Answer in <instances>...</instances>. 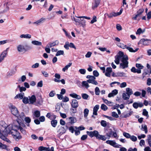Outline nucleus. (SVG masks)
<instances>
[{
    "instance_id": "1a4fd4ad",
    "label": "nucleus",
    "mask_w": 151,
    "mask_h": 151,
    "mask_svg": "<svg viewBox=\"0 0 151 151\" xmlns=\"http://www.w3.org/2000/svg\"><path fill=\"white\" fill-rule=\"evenodd\" d=\"M17 49L18 51L19 52H22L23 51L26 52L27 50L25 46L19 44L17 46Z\"/></svg>"
},
{
    "instance_id": "603ef678",
    "label": "nucleus",
    "mask_w": 151,
    "mask_h": 151,
    "mask_svg": "<svg viewBox=\"0 0 151 151\" xmlns=\"http://www.w3.org/2000/svg\"><path fill=\"white\" fill-rule=\"evenodd\" d=\"M125 74L123 72H119L117 73V76H125Z\"/></svg>"
},
{
    "instance_id": "412c9836",
    "label": "nucleus",
    "mask_w": 151,
    "mask_h": 151,
    "mask_svg": "<svg viewBox=\"0 0 151 151\" xmlns=\"http://www.w3.org/2000/svg\"><path fill=\"white\" fill-rule=\"evenodd\" d=\"M99 107V105H96L93 108V115H97V111Z\"/></svg>"
},
{
    "instance_id": "a19ab883",
    "label": "nucleus",
    "mask_w": 151,
    "mask_h": 151,
    "mask_svg": "<svg viewBox=\"0 0 151 151\" xmlns=\"http://www.w3.org/2000/svg\"><path fill=\"white\" fill-rule=\"evenodd\" d=\"M107 123L106 121L104 120H101V125L104 127H105L107 125Z\"/></svg>"
},
{
    "instance_id": "f03ea898",
    "label": "nucleus",
    "mask_w": 151,
    "mask_h": 151,
    "mask_svg": "<svg viewBox=\"0 0 151 151\" xmlns=\"http://www.w3.org/2000/svg\"><path fill=\"white\" fill-rule=\"evenodd\" d=\"M128 57L127 55H123L121 60V63L120 64L119 68L122 69H124L128 67L129 62Z\"/></svg>"
},
{
    "instance_id": "09e8293b",
    "label": "nucleus",
    "mask_w": 151,
    "mask_h": 151,
    "mask_svg": "<svg viewBox=\"0 0 151 151\" xmlns=\"http://www.w3.org/2000/svg\"><path fill=\"white\" fill-rule=\"evenodd\" d=\"M142 114L146 116L147 118L149 117V115L148 114V112L147 111L146 109H144L143 111Z\"/></svg>"
},
{
    "instance_id": "9b49d317",
    "label": "nucleus",
    "mask_w": 151,
    "mask_h": 151,
    "mask_svg": "<svg viewBox=\"0 0 151 151\" xmlns=\"http://www.w3.org/2000/svg\"><path fill=\"white\" fill-rule=\"evenodd\" d=\"M71 106L72 108L74 109H77L78 106V102L75 99H73L71 103Z\"/></svg>"
},
{
    "instance_id": "5fc2aeb1",
    "label": "nucleus",
    "mask_w": 151,
    "mask_h": 151,
    "mask_svg": "<svg viewBox=\"0 0 151 151\" xmlns=\"http://www.w3.org/2000/svg\"><path fill=\"white\" fill-rule=\"evenodd\" d=\"M26 79V76H25L24 75V76H22L21 77V79H19L18 80V81L19 82H20L21 81H22V82H23L25 81Z\"/></svg>"
},
{
    "instance_id": "0e129e2a",
    "label": "nucleus",
    "mask_w": 151,
    "mask_h": 151,
    "mask_svg": "<svg viewBox=\"0 0 151 151\" xmlns=\"http://www.w3.org/2000/svg\"><path fill=\"white\" fill-rule=\"evenodd\" d=\"M45 151H54V147H51L50 149L49 147H45Z\"/></svg>"
},
{
    "instance_id": "ea45409f",
    "label": "nucleus",
    "mask_w": 151,
    "mask_h": 151,
    "mask_svg": "<svg viewBox=\"0 0 151 151\" xmlns=\"http://www.w3.org/2000/svg\"><path fill=\"white\" fill-rule=\"evenodd\" d=\"M131 112H130L129 113H127L126 114H122V115L121 116V117L122 118H126L127 117H129V116L131 115Z\"/></svg>"
},
{
    "instance_id": "052dcab7",
    "label": "nucleus",
    "mask_w": 151,
    "mask_h": 151,
    "mask_svg": "<svg viewBox=\"0 0 151 151\" xmlns=\"http://www.w3.org/2000/svg\"><path fill=\"white\" fill-rule=\"evenodd\" d=\"M136 66L138 68L141 69L143 68V66L141 65L139 63H137L136 64Z\"/></svg>"
},
{
    "instance_id": "2eb2a0df",
    "label": "nucleus",
    "mask_w": 151,
    "mask_h": 151,
    "mask_svg": "<svg viewBox=\"0 0 151 151\" xmlns=\"http://www.w3.org/2000/svg\"><path fill=\"white\" fill-rule=\"evenodd\" d=\"M29 104H33L36 101V98L34 95H32L31 97H29Z\"/></svg>"
},
{
    "instance_id": "338daca9",
    "label": "nucleus",
    "mask_w": 151,
    "mask_h": 151,
    "mask_svg": "<svg viewBox=\"0 0 151 151\" xmlns=\"http://www.w3.org/2000/svg\"><path fill=\"white\" fill-rule=\"evenodd\" d=\"M43 86V82L42 81H41L39 82L37 84V86L41 87Z\"/></svg>"
},
{
    "instance_id": "423d86ee",
    "label": "nucleus",
    "mask_w": 151,
    "mask_h": 151,
    "mask_svg": "<svg viewBox=\"0 0 151 151\" xmlns=\"http://www.w3.org/2000/svg\"><path fill=\"white\" fill-rule=\"evenodd\" d=\"M122 12V10L121 9L119 12H112L109 14H105L107 16L110 18H112L113 17H115L118 16L120 15Z\"/></svg>"
},
{
    "instance_id": "c03bdc74",
    "label": "nucleus",
    "mask_w": 151,
    "mask_h": 151,
    "mask_svg": "<svg viewBox=\"0 0 151 151\" xmlns=\"http://www.w3.org/2000/svg\"><path fill=\"white\" fill-rule=\"evenodd\" d=\"M113 133V131L111 130L109 132L106 133V136L107 137L108 139H110L111 135Z\"/></svg>"
},
{
    "instance_id": "0eeeda50",
    "label": "nucleus",
    "mask_w": 151,
    "mask_h": 151,
    "mask_svg": "<svg viewBox=\"0 0 151 151\" xmlns=\"http://www.w3.org/2000/svg\"><path fill=\"white\" fill-rule=\"evenodd\" d=\"M86 133L91 137L95 136L96 138V137L97 136L99 132L97 131L94 130L93 131H87Z\"/></svg>"
},
{
    "instance_id": "4c0bfd02",
    "label": "nucleus",
    "mask_w": 151,
    "mask_h": 151,
    "mask_svg": "<svg viewBox=\"0 0 151 151\" xmlns=\"http://www.w3.org/2000/svg\"><path fill=\"white\" fill-rule=\"evenodd\" d=\"M89 111V110L88 109L86 108L83 111L84 116L86 118L87 117Z\"/></svg>"
},
{
    "instance_id": "680f3d73",
    "label": "nucleus",
    "mask_w": 151,
    "mask_h": 151,
    "mask_svg": "<svg viewBox=\"0 0 151 151\" xmlns=\"http://www.w3.org/2000/svg\"><path fill=\"white\" fill-rule=\"evenodd\" d=\"M144 10V9H139L137 12V14L139 16L143 12Z\"/></svg>"
},
{
    "instance_id": "39448f33",
    "label": "nucleus",
    "mask_w": 151,
    "mask_h": 151,
    "mask_svg": "<svg viewBox=\"0 0 151 151\" xmlns=\"http://www.w3.org/2000/svg\"><path fill=\"white\" fill-rule=\"evenodd\" d=\"M124 55L123 52L121 51H119L118 55H116L115 57V60H114L115 63L117 64H119V61L121 60L122 59Z\"/></svg>"
},
{
    "instance_id": "4d7b16f0",
    "label": "nucleus",
    "mask_w": 151,
    "mask_h": 151,
    "mask_svg": "<svg viewBox=\"0 0 151 151\" xmlns=\"http://www.w3.org/2000/svg\"><path fill=\"white\" fill-rule=\"evenodd\" d=\"M7 147L6 145L0 142V148L2 149H6Z\"/></svg>"
},
{
    "instance_id": "6ab92c4d",
    "label": "nucleus",
    "mask_w": 151,
    "mask_h": 151,
    "mask_svg": "<svg viewBox=\"0 0 151 151\" xmlns=\"http://www.w3.org/2000/svg\"><path fill=\"white\" fill-rule=\"evenodd\" d=\"M24 93H21L17 94L14 97L15 99H23V96H24Z\"/></svg>"
},
{
    "instance_id": "864d4df0",
    "label": "nucleus",
    "mask_w": 151,
    "mask_h": 151,
    "mask_svg": "<svg viewBox=\"0 0 151 151\" xmlns=\"http://www.w3.org/2000/svg\"><path fill=\"white\" fill-rule=\"evenodd\" d=\"M81 96L82 98L84 99H87L88 97V95L86 93H82Z\"/></svg>"
},
{
    "instance_id": "a878e982",
    "label": "nucleus",
    "mask_w": 151,
    "mask_h": 151,
    "mask_svg": "<svg viewBox=\"0 0 151 151\" xmlns=\"http://www.w3.org/2000/svg\"><path fill=\"white\" fill-rule=\"evenodd\" d=\"M15 73V71L14 70H11L10 71H9L7 73V76L8 78L14 75Z\"/></svg>"
},
{
    "instance_id": "8fccbe9b",
    "label": "nucleus",
    "mask_w": 151,
    "mask_h": 151,
    "mask_svg": "<svg viewBox=\"0 0 151 151\" xmlns=\"http://www.w3.org/2000/svg\"><path fill=\"white\" fill-rule=\"evenodd\" d=\"M79 72L82 74H85L86 72V70L84 69H81L79 70Z\"/></svg>"
},
{
    "instance_id": "ddd939ff",
    "label": "nucleus",
    "mask_w": 151,
    "mask_h": 151,
    "mask_svg": "<svg viewBox=\"0 0 151 151\" xmlns=\"http://www.w3.org/2000/svg\"><path fill=\"white\" fill-rule=\"evenodd\" d=\"M66 132V130L63 127H61L58 130V132L59 133V134L57 135L58 137H60L61 135L65 133Z\"/></svg>"
},
{
    "instance_id": "6e6d98bb",
    "label": "nucleus",
    "mask_w": 151,
    "mask_h": 151,
    "mask_svg": "<svg viewBox=\"0 0 151 151\" xmlns=\"http://www.w3.org/2000/svg\"><path fill=\"white\" fill-rule=\"evenodd\" d=\"M130 138L132 141L133 142L136 141L137 139V137L134 135L131 136Z\"/></svg>"
},
{
    "instance_id": "e433bc0d",
    "label": "nucleus",
    "mask_w": 151,
    "mask_h": 151,
    "mask_svg": "<svg viewBox=\"0 0 151 151\" xmlns=\"http://www.w3.org/2000/svg\"><path fill=\"white\" fill-rule=\"evenodd\" d=\"M22 101L25 104H27V103L29 104V99L27 97H25L23 98Z\"/></svg>"
},
{
    "instance_id": "3c124183",
    "label": "nucleus",
    "mask_w": 151,
    "mask_h": 151,
    "mask_svg": "<svg viewBox=\"0 0 151 151\" xmlns=\"http://www.w3.org/2000/svg\"><path fill=\"white\" fill-rule=\"evenodd\" d=\"M17 127L18 129H19L22 133L24 134H26V131L22 127L19 126V127Z\"/></svg>"
},
{
    "instance_id": "58836bf2",
    "label": "nucleus",
    "mask_w": 151,
    "mask_h": 151,
    "mask_svg": "<svg viewBox=\"0 0 151 151\" xmlns=\"http://www.w3.org/2000/svg\"><path fill=\"white\" fill-rule=\"evenodd\" d=\"M54 80L55 82H56L59 83L61 82V83L63 84L65 83V81L64 79H62L61 80H59L56 78H55Z\"/></svg>"
},
{
    "instance_id": "13d9d810",
    "label": "nucleus",
    "mask_w": 151,
    "mask_h": 151,
    "mask_svg": "<svg viewBox=\"0 0 151 151\" xmlns=\"http://www.w3.org/2000/svg\"><path fill=\"white\" fill-rule=\"evenodd\" d=\"M123 135L127 138H129L130 137V135L127 133L124 132L123 133Z\"/></svg>"
},
{
    "instance_id": "37998d69",
    "label": "nucleus",
    "mask_w": 151,
    "mask_h": 151,
    "mask_svg": "<svg viewBox=\"0 0 151 151\" xmlns=\"http://www.w3.org/2000/svg\"><path fill=\"white\" fill-rule=\"evenodd\" d=\"M101 109L104 111L108 109L107 107L104 104H102L101 105Z\"/></svg>"
},
{
    "instance_id": "f8f14e48",
    "label": "nucleus",
    "mask_w": 151,
    "mask_h": 151,
    "mask_svg": "<svg viewBox=\"0 0 151 151\" xmlns=\"http://www.w3.org/2000/svg\"><path fill=\"white\" fill-rule=\"evenodd\" d=\"M7 52V50L3 51L0 55V63L1 62L4 60V58L6 57Z\"/></svg>"
},
{
    "instance_id": "72a5a7b5",
    "label": "nucleus",
    "mask_w": 151,
    "mask_h": 151,
    "mask_svg": "<svg viewBox=\"0 0 151 151\" xmlns=\"http://www.w3.org/2000/svg\"><path fill=\"white\" fill-rule=\"evenodd\" d=\"M87 81H83L82 82V86L83 87H85L86 88H88L89 86Z\"/></svg>"
},
{
    "instance_id": "b1692460",
    "label": "nucleus",
    "mask_w": 151,
    "mask_h": 151,
    "mask_svg": "<svg viewBox=\"0 0 151 151\" xmlns=\"http://www.w3.org/2000/svg\"><path fill=\"white\" fill-rule=\"evenodd\" d=\"M130 95L126 93H124L122 95V98L124 100H127L129 99Z\"/></svg>"
},
{
    "instance_id": "4468645a",
    "label": "nucleus",
    "mask_w": 151,
    "mask_h": 151,
    "mask_svg": "<svg viewBox=\"0 0 151 151\" xmlns=\"http://www.w3.org/2000/svg\"><path fill=\"white\" fill-rule=\"evenodd\" d=\"M143 106L142 103L134 102L133 104V106L135 109H137L138 107H142Z\"/></svg>"
},
{
    "instance_id": "bf43d9fd",
    "label": "nucleus",
    "mask_w": 151,
    "mask_h": 151,
    "mask_svg": "<svg viewBox=\"0 0 151 151\" xmlns=\"http://www.w3.org/2000/svg\"><path fill=\"white\" fill-rule=\"evenodd\" d=\"M39 64L38 63H36L33 65L32 66V68H36L39 67Z\"/></svg>"
},
{
    "instance_id": "c9c22d12",
    "label": "nucleus",
    "mask_w": 151,
    "mask_h": 151,
    "mask_svg": "<svg viewBox=\"0 0 151 151\" xmlns=\"http://www.w3.org/2000/svg\"><path fill=\"white\" fill-rule=\"evenodd\" d=\"M87 82L90 83H91L95 85H97L98 84L97 82L95 80H87Z\"/></svg>"
},
{
    "instance_id": "7c9ffc66",
    "label": "nucleus",
    "mask_w": 151,
    "mask_h": 151,
    "mask_svg": "<svg viewBox=\"0 0 151 151\" xmlns=\"http://www.w3.org/2000/svg\"><path fill=\"white\" fill-rule=\"evenodd\" d=\"M57 123L58 122L56 120L54 119L51 122V124L54 127H55L56 126Z\"/></svg>"
},
{
    "instance_id": "4be33fe9",
    "label": "nucleus",
    "mask_w": 151,
    "mask_h": 151,
    "mask_svg": "<svg viewBox=\"0 0 151 151\" xmlns=\"http://www.w3.org/2000/svg\"><path fill=\"white\" fill-rule=\"evenodd\" d=\"M96 138L105 141L107 139V137L104 135H102L99 134V133L98 134L97 136L96 137Z\"/></svg>"
},
{
    "instance_id": "393cba45",
    "label": "nucleus",
    "mask_w": 151,
    "mask_h": 151,
    "mask_svg": "<svg viewBox=\"0 0 151 151\" xmlns=\"http://www.w3.org/2000/svg\"><path fill=\"white\" fill-rule=\"evenodd\" d=\"M100 2V0H95L94 5L92 7V8L94 9L96 8L99 6Z\"/></svg>"
},
{
    "instance_id": "f257e3e1",
    "label": "nucleus",
    "mask_w": 151,
    "mask_h": 151,
    "mask_svg": "<svg viewBox=\"0 0 151 151\" xmlns=\"http://www.w3.org/2000/svg\"><path fill=\"white\" fill-rule=\"evenodd\" d=\"M13 127L9 125L7 126L4 122H0V138L3 140L9 143H11V141L6 137L9 134H12L13 138L18 141L22 138V136L17 130L12 129Z\"/></svg>"
},
{
    "instance_id": "69168bd1",
    "label": "nucleus",
    "mask_w": 151,
    "mask_h": 151,
    "mask_svg": "<svg viewBox=\"0 0 151 151\" xmlns=\"http://www.w3.org/2000/svg\"><path fill=\"white\" fill-rule=\"evenodd\" d=\"M92 52H87L86 54L85 55V57L86 58H90L91 54Z\"/></svg>"
},
{
    "instance_id": "c756f323",
    "label": "nucleus",
    "mask_w": 151,
    "mask_h": 151,
    "mask_svg": "<svg viewBox=\"0 0 151 151\" xmlns=\"http://www.w3.org/2000/svg\"><path fill=\"white\" fill-rule=\"evenodd\" d=\"M126 93H128L129 95H132L133 93V92L132 89L129 88H126Z\"/></svg>"
},
{
    "instance_id": "774afa93",
    "label": "nucleus",
    "mask_w": 151,
    "mask_h": 151,
    "mask_svg": "<svg viewBox=\"0 0 151 151\" xmlns=\"http://www.w3.org/2000/svg\"><path fill=\"white\" fill-rule=\"evenodd\" d=\"M93 74L94 76L95 77H98L99 75V73L97 70H95L93 71Z\"/></svg>"
},
{
    "instance_id": "9d476101",
    "label": "nucleus",
    "mask_w": 151,
    "mask_h": 151,
    "mask_svg": "<svg viewBox=\"0 0 151 151\" xmlns=\"http://www.w3.org/2000/svg\"><path fill=\"white\" fill-rule=\"evenodd\" d=\"M140 43L145 45H148L151 43V41L147 39H142L139 41Z\"/></svg>"
},
{
    "instance_id": "de8ad7c7",
    "label": "nucleus",
    "mask_w": 151,
    "mask_h": 151,
    "mask_svg": "<svg viewBox=\"0 0 151 151\" xmlns=\"http://www.w3.org/2000/svg\"><path fill=\"white\" fill-rule=\"evenodd\" d=\"M95 91L96 95H99L100 91L99 87H96L95 88Z\"/></svg>"
},
{
    "instance_id": "cd10ccee",
    "label": "nucleus",
    "mask_w": 151,
    "mask_h": 151,
    "mask_svg": "<svg viewBox=\"0 0 151 151\" xmlns=\"http://www.w3.org/2000/svg\"><path fill=\"white\" fill-rule=\"evenodd\" d=\"M145 31V29L142 30L141 28H139L137 30L136 33L137 35H140L141 34H142Z\"/></svg>"
},
{
    "instance_id": "20e7f679",
    "label": "nucleus",
    "mask_w": 151,
    "mask_h": 151,
    "mask_svg": "<svg viewBox=\"0 0 151 151\" xmlns=\"http://www.w3.org/2000/svg\"><path fill=\"white\" fill-rule=\"evenodd\" d=\"M9 106L11 110L12 114L18 117L19 116V111L16 107L13 105L11 103L9 104Z\"/></svg>"
},
{
    "instance_id": "a211bd4d",
    "label": "nucleus",
    "mask_w": 151,
    "mask_h": 151,
    "mask_svg": "<svg viewBox=\"0 0 151 151\" xmlns=\"http://www.w3.org/2000/svg\"><path fill=\"white\" fill-rule=\"evenodd\" d=\"M45 19L44 18H42L40 19L35 22L33 23V24H36L37 25H40L41 23L42 22L45 20Z\"/></svg>"
},
{
    "instance_id": "49530a36",
    "label": "nucleus",
    "mask_w": 151,
    "mask_h": 151,
    "mask_svg": "<svg viewBox=\"0 0 151 151\" xmlns=\"http://www.w3.org/2000/svg\"><path fill=\"white\" fill-rule=\"evenodd\" d=\"M64 51L63 50H59L56 53L55 55L56 56H58L60 55H63L64 54Z\"/></svg>"
},
{
    "instance_id": "bb28decb",
    "label": "nucleus",
    "mask_w": 151,
    "mask_h": 151,
    "mask_svg": "<svg viewBox=\"0 0 151 151\" xmlns=\"http://www.w3.org/2000/svg\"><path fill=\"white\" fill-rule=\"evenodd\" d=\"M102 99L103 100V102L106 104L107 105H109V106H111L112 105V102L110 101H109L107 99H105L104 98H102Z\"/></svg>"
},
{
    "instance_id": "e2e57ef3",
    "label": "nucleus",
    "mask_w": 151,
    "mask_h": 151,
    "mask_svg": "<svg viewBox=\"0 0 151 151\" xmlns=\"http://www.w3.org/2000/svg\"><path fill=\"white\" fill-rule=\"evenodd\" d=\"M112 116L116 118H117L119 116L115 112H113L112 113Z\"/></svg>"
},
{
    "instance_id": "79ce46f5",
    "label": "nucleus",
    "mask_w": 151,
    "mask_h": 151,
    "mask_svg": "<svg viewBox=\"0 0 151 151\" xmlns=\"http://www.w3.org/2000/svg\"><path fill=\"white\" fill-rule=\"evenodd\" d=\"M34 114L36 117H38L40 116V112L39 111H36L34 112Z\"/></svg>"
},
{
    "instance_id": "2f4dec72",
    "label": "nucleus",
    "mask_w": 151,
    "mask_h": 151,
    "mask_svg": "<svg viewBox=\"0 0 151 151\" xmlns=\"http://www.w3.org/2000/svg\"><path fill=\"white\" fill-rule=\"evenodd\" d=\"M141 129L145 131V134L147 132V126L146 125L142 124V125Z\"/></svg>"
},
{
    "instance_id": "473e14b6",
    "label": "nucleus",
    "mask_w": 151,
    "mask_h": 151,
    "mask_svg": "<svg viewBox=\"0 0 151 151\" xmlns=\"http://www.w3.org/2000/svg\"><path fill=\"white\" fill-rule=\"evenodd\" d=\"M72 64V63H69L67 65H66L64 68L62 69V71L65 72L66 70H67L68 68Z\"/></svg>"
},
{
    "instance_id": "a18cd8bd",
    "label": "nucleus",
    "mask_w": 151,
    "mask_h": 151,
    "mask_svg": "<svg viewBox=\"0 0 151 151\" xmlns=\"http://www.w3.org/2000/svg\"><path fill=\"white\" fill-rule=\"evenodd\" d=\"M118 46L123 49L126 48L127 47L126 45H124V44L122 43H119Z\"/></svg>"
},
{
    "instance_id": "aec40b11",
    "label": "nucleus",
    "mask_w": 151,
    "mask_h": 151,
    "mask_svg": "<svg viewBox=\"0 0 151 151\" xmlns=\"http://www.w3.org/2000/svg\"><path fill=\"white\" fill-rule=\"evenodd\" d=\"M69 95L70 96L78 99H80L81 98V97L80 96L78 95L76 93H74L70 94Z\"/></svg>"
},
{
    "instance_id": "c85d7f7f",
    "label": "nucleus",
    "mask_w": 151,
    "mask_h": 151,
    "mask_svg": "<svg viewBox=\"0 0 151 151\" xmlns=\"http://www.w3.org/2000/svg\"><path fill=\"white\" fill-rule=\"evenodd\" d=\"M32 43L34 45L38 46L41 45L42 44L41 42L36 40L32 41Z\"/></svg>"
},
{
    "instance_id": "f704fd0d",
    "label": "nucleus",
    "mask_w": 151,
    "mask_h": 151,
    "mask_svg": "<svg viewBox=\"0 0 151 151\" xmlns=\"http://www.w3.org/2000/svg\"><path fill=\"white\" fill-rule=\"evenodd\" d=\"M126 49L128 50L131 52H137L138 50V48H136L135 50H134L132 48L127 46Z\"/></svg>"
},
{
    "instance_id": "f3484780",
    "label": "nucleus",
    "mask_w": 151,
    "mask_h": 151,
    "mask_svg": "<svg viewBox=\"0 0 151 151\" xmlns=\"http://www.w3.org/2000/svg\"><path fill=\"white\" fill-rule=\"evenodd\" d=\"M106 72L105 73V75L106 76L108 77L110 76V73L112 72V68L111 67H108L106 68Z\"/></svg>"
},
{
    "instance_id": "7ed1b4c3",
    "label": "nucleus",
    "mask_w": 151,
    "mask_h": 151,
    "mask_svg": "<svg viewBox=\"0 0 151 151\" xmlns=\"http://www.w3.org/2000/svg\"><path fill=\"white\" fill-rule=\"evenodd\" d=\"M76 18L73 17L72 19L73 20L75 21L76 25L79 27H84L86 26V21L83 19H82L81 18Z\"/></svg>"
},
{
    "instance_id": "dca6fc26",
    "label": "nucleus",
    "mask_w": 151,
    "mask_h": 151,
    "mask_svg": "<svg viewBox=\"0 0 151 151\" xmlns=\"http://www.w3.org/2000/svg\"><path fill=\"white\" fill-rule=\"evenodd\" d=\"M59 43V41L58 40H56L52 42L48 43L47 45V47H53L56 45H58Z\"/></svg>"
},
{
    "instance_id": "5701e85b",
    "label": "nucleus",
    "mask_w": 151,
    "mask_h": 151,
    "mask_svg": "<svg viewBox=\"0 0 151 151\" xmlns=\"http://www.w3.org/2000/svg\"><path fill=\"white\" fill-rule=\"evenodd\" d=\"M21 38L30 39L31 37V35L29 34H22L20 36Z\"/></svg>"
},
{
    "instance_id": "6e6552de",
    "label": "nucleus",
    "mask_w": 151,
    "mask_h": 151,
    "mask_svg": "<svg viewBox=\"0 0 151 151\" xmlns=\"http://www.w3.org/2000/svg\"><path fill=\"white\" fill-rule=\"evenodd\" d=\"M106 142L107 144H109L115 147L119 148V146H121L120 145L116 143L114 141L108 140L106 141Z\"/></svg>"
}]
</instances>
